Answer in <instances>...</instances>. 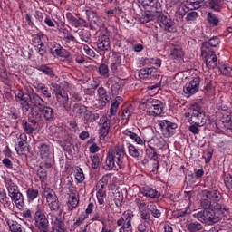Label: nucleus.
Listing matches in <instances>:
<instances>
[{"instance_id":"5","label":"nucleus","mask_w":232,"mask_h":232,"mask_svg":"<svg viewBox=\"0 0 232 232\" xmlns=\"http://www.w3.org/2000/svg\"><path fill=\"white\" fill-rule=\"evenodd\" d=\"M140 104L143 111L146 112L149 117H159V115H162L164 111L162 102L151 96L143 98L140 101Z\"/></svg>"},{"instance_id":"15","label":"nucleus","mask_w":232,"mask_h":232,"mask_svg":"<svg viewBox=\"0 0 232 232\" xmlns=\"http://www.w3.org/2000/svg\"><path fill=\"white\" fill-rule=\"evenodd\" d=\"M158 75L159 71L155 67L143 68L139 72L140 79H153V77H157Z\"/></svg>"},{"instance_id":"40","label":"nucleus","mask_w":232,"mask_h":232,"mask_svg":"<svg viewBox=\"0 0 232 232\" xmlns=\"http://www.w3.org/2000/svg\"><path fill=\"white\" fill-rule=\"evenodd\" d=\"M30 102L33 104V106H41V104H43V102H44V101L43 100V98H41V96H39V94L37 93H32L29 96Z\"/></svg>"},{"instance_id":"60","label":"nucleus","mask_w":232,"mask_h":232,"mask_svg":"<svg viewBox=\"0 0 232 232\" xmlns=\"http://www.w3.org/2000/svg\"><path fill=\"white\" fill-rule=\"evenodd\" d=\"M208 44H209V46H212L213 48H217V46H218V44H220V38H218L217 36L210 38L208 41Z\"/></svg>"},{"instance_id":"28","label":"nucleus","mask_w":232,"mask_h":232,"mask_svg":"<svg viewBox=\"0 0 232 232\" xmlns=\"http://www.w3.org/2000/svg\"><path fill=\"white\" fill-rule=\"evenodd\" d=\"M68 204L72 208V209H75L79 206V192L74 191L72 192L68 198Z\"/></svg>"},{"instance_id":"41","label":"nucleus","mask_w":232,"mask_h":232,"mask_svg":"<svg viewBox=\"0 0 232 232\" xmlns=\"http://www.w3.org/2000/svg\"><path fill=\"white\" fill-rule=\"evenodd\" d=\"M38 148L42 159H46L50 157V147L47 144L41 143Z\"/></svg>"},{"instance_id":"32","label":"nucleus","mask_w":232,"mask_h":232,"mask_svg":"<svg viewBox=\"0 0 232 232\" xmlns=\"http://www.w3.org/2000/svg\"><path fill=\"white\" fill-rule=\"evenodd\" d=\"M23 130L28 135H32L35 131V122L32 121L31 123L26 121V120H23L22 121Z\"/></svg>"},{"instance_id":"25","label":"nucleus","mask_w":232,"mask_h":232,"mask_svg":"<svg viewBox=\"0 0 232 232\" xmlns=\"http://www.w3.org/2000/svg\"><path fill=\"white\" fill-rule=\"evenodd\" d=\"M18 145L15 147V150L18 155H24V142H26L28 137L25 133H22L19 136Z\"/></svg>"},{"instance_id":"59","label":"nucleus","mask_w":232,"mask_h":232,"mask_svg":"<svg viewBox=\"0 0 232 232\" xmlns=\"http://www.w3.org/2000/svg\"><path fill=\"white\" fill-rule=\"evenodd\" d=\"M140 218L143 222H150V218L151 214H150L147 210H140Z\"/></svg>"},{"instance_id":"52","label":"nucleus","mask_w":232,"mask_h":232,"mask_svg":"<svg viewBox=\"0 0 232 232\" xmlns=\"http://www.w3.org/2000/svg\"><path fill=\"white\" fill-rule=\"evenodd\" d=\"M77 182H79L80 184H82V182H84V172L82 171V169L79 168L78 169H76L75 175H74Z\"/></svg>"},{"instance_id":"62","label":"nucleus","mask_w":232,"mask_h":232,"mask_svg":"<svg viewBox=\"0 0 232 232\" xmlns=\"http://www.w3.org/2000/svg\"><path fill=\"white\" fill-rule=\"evenodd\" d=\"M51 88L53 89L55 95H57L58 93H61V92L64 91L63 89V87H61V85H59L55 82L51 83Z\"/></svg>"},{"instance_id":"58","label":"nucleus","mask_w":232,"mask_h":232,"mask_svg":"<svg viewBox=\"0 0 232 232\" xmlns=\"http://www.w3.org/2000/svg\"><path fill=\"white\" fill-rule=\"evenodd\" d=\"M83 52H85L86 55L90 57H95V51H93L90 46L83 44L82 45Z\"/></svg>"},{"instance_id":"51","label":"nucleus","mask_w":232,"mask_h":232,"mask_svg":"<svg viewBox=\"0 0 232 232\" xmlns=\"http://www.w3.org/2000/svg\"><path fill=\"white\" fill-rule=\"evenodd\" d=\"M28 99H30V96L25 94L24 97L20 98L17 102H20L22 108H24V110H29L30 103H28Z\"/></svg>"},{"instance_id":"47","label":"nucleus","mask_w":232,"mask_h":232,"mask_svg":"<svg viewBox=\"0 0 232 232\" xmlns=\"http://www.w3.org/2000/svg\"><path fill=\"white\" fill-rule=\"evenodd\" d=\"M202 224L198 223V222H192L189 223L188 226V229L190 232H197V231H202Z\"/></svg>"},{"instance_id":"21","label":"nucleus","mask_w":232,"mask_h":232,"mask_svg":"<svg viewBox=\"0 0 232 232\" xmlns=\"http://www.w3.org/2000/svg\"><path fill=\"white\" fill-rule=\"evenodd\" d=\"M110 102V97L108 96V93H106V90L104 87H99L98 88V102L102 108H104L106 106L107 102Z\"/></svg>"},{"instance_id":"35","label":"nucleus","mask_w":232,"mask_h":232,"mask_svg":"<svg viewBox=\"0 0 232 232\" xmlns=\"http://www.w3.org/2000/svg\"><path fill=\"white\" fill-rule=\"evenodd\" d=\"M47 204L49 206L50 213H57L59 209L61 208V205L59 204V198H55L54 199H51L50 201H47Z\"/></svg>"},{"instance_id":"24","label":"nucleus","mask_w":232,"mask_h":232,"mask_svg":"<svg viewBox=\"0 0 232 232\" xmlns=\"http://www.w3.org/2000/svg\"><path fill=\"white\" fill-rule=\"evenodd\" d=\"M203 195H205L207 198H209V200H212V202H220V200H222V194H220V191L218 190H205Z\"/></svg>"},{"instance_id":"14","label":"nucleus","mask_w":232,"mask_h":232,"mask_svg":"<svg viewBox=\"0 0 232 232\" xmlns=\"http://www.w3.org/2000/svg\"><path fill=\"white\" fill-rule=\"evenodd\" d=\"M86 220H88V214L82 213L73 220L72 227H74V229L80 227V232H86L88 230V222H86Z\"/></svg>"},{"instance_id":"38","label":"nucleus","mask_w":232,"mask_h":232,"mask_svg":"<svg viewBox=\"0 0 232 232\" xmlns=\"http://www.w3.org/2000/svg\"><path fill=\"white\" fill-rule=\"evenodd\" d=\"M207 21L210 26H218L220 19L218 16L213 13H208L207 15Z\"/></svg>"},{"instance_id":"20","label":"nucleus","mask_w":232,"mask_h":232,"mask_svg":"<svg viewBox=\"0 0 232 232\" xmlns=\"http://www.w3.org/2000/svg\"><path fill=\"white\" fill-rule=\"evenodd\" d=\"M120 66H122V56L119 53H113L111 57V70L116 73V72H119Z\"/></svg>"},{"instance_id":"34","label":"nucleus","mask_w":232,"mask_h":232,"mask_svg":"<svg viewBox=\"0 0 232 232\" xmlns=\"http://www.w3.org/2000/svg\"><path fill=\"white\" fill-rule=\"evenodd\" d=\"M147 208L154 218H160L162 217V213L157 208V205L154 202L148 203Z\"/></svg>"},{"instance_id":"64","label":"nucleus","mask_w":232,"mask_h":232,"mask_svg":"<svg viewBox=\"0 0 232 232\" xmlns=\"http://www.w3.org/2000/svg\"><path fill=\"white\" fill-rule=\"evenodd\" d=\"M44 160V168L50 169L52 168V156H47V158H42Z\"/></svg>"},{"instance_id":"33","label":"nucleus","mask_w":232,"mask_h":232,"mask_svg":"<svg viewBox=\"0 0 232 232\" xmlns=\"http://www.w3.org/2000/svg\"><path fill=\"white\" fill-rule=\"evenodd\" d=\"M133 111H135L133 106L126 107V109L123 110L121 116L123 124H126L128 121H130L131 115H133Z\"/></svg>"},{"instance_id":"45","label":"nucleus","mask_w":232,"mask_h":232,"mask_svg":"<svg viewBox=\"0 0 232 232\" xmlns=\"http://www.w3.org/2000/svg\"><path fill=\"white\" fill-rule=\"evenodd\" d=\"M7 224L11 232H19L23 228V225L14 220L8 221Z\"/></svg>"},{"instance_id":"37","label":"nucleus","mask_w":232,"mask_h":232,"mask_svg":"<svg viewBox=\"0 0 232 232\" xmlns=\"http://www.w3.org/2000/svg\"><path fill=\"white\" fill-rule=\"evenodd\" d=\"M185 5L190 10H198L202 6V0H187Z\"/></svg>"},{"instance_id":"4","label":"nucleus","mask_w":232,"mask_h":232,"mask_svg":"<svg viewBox=\"0 0 232 232\" xmlns=\"http://www.w3.org/2000/svg\"><path fill=\"white\" fill-rule=\"evenodd\" d=\"M4 182L12 202H14L19 211H23L24 209V196L19 190V186L14 183L12 178L8 176L4 178Z\"/></svg>"},{"instance_id":"63","label":"nucleus","mask_w":232,"mask_h":232,"mask_svg":"<svg viewBox=\"0 0 232 232\" xmlns=\"http://www.w3.org/2000/svg\"><path fill=\"white\" fill-rule=\"evenodd\" d=\"M40 71L45 73V75H50V76L53 75V71L52 70V68L46 65H42L40 67Z\"/></svg>"},{"instance_id":"46","label":"nucleus","mask_w":232,"mask_h":232,"mask_svg":"<svg viewBox=\"0 0 232 232\" xmlns=\"http://www.w3.org/2000/svg\"><path fill=\"white\" fill-rule=\"evenodd\" d=\"M208 5L214 12H220L222 10V4L218 0H209Z\"/></svg>"},{"instance_id":"2","label":"nucleus","mask_w":232,"mask_h":232,"mask_svg":"<svg viewBox=\"0 0 232 232\" xmlns=\"http://www.w3.org/2000/svg\"><path fill=\"white\" fill-rule=\"evenodd\" d=\"M126 152L123 144H118L110 149L105 160V169L119 171L124 168V157Z\"/></svg>"},{"instance_id":"53","label":"nucleus","mask_w":232,"mask_h":232,"mask_svg":"<svg viewBox=\"0 0 232 232\" xmlns=\"http://www.w3.org/2000/svg\"><path fill=\"white\" fill-rule=\"evenodd\" d=\"M99 73L103 77H108V73H110V68L108 67V65H106V63H102L99 66Z\"/></svg>"},{"instance_id":"18","label":"nucleus","mask_w":232,"mask_h":232,"mask_svg":"<svg viewBox=\"0 0 232 232\" xmlns=\"http://www.w3.org/2000/svg\"><path fill=\"white\" fill-rule=\"evenodd\" d=\"M33 87L36 89V92L42 93L44 97H46V99H52V92H50V89H48L46 84L41 82H34Z\"/></svg>"},{"instance_id":"13","label":"nucleus","mask_w":232,"mask_h":232,"mask_svg":"<svg viewBox=\"0 0 232 232\" xmlns=\"http://www.w3.org/2000/svg\"><path fill=\"white\" fill-rule=\"evenodd\" d=\"M51 217V224L53 227V231L54 232H66V227L64 225V221L61 219V218L55 216L53 213H49Z\"/></svg>"},{"instance_id":"44","label":"nucleus","mask_w":232,"mask_h":232,"mask_svg":"<svg viewBox=\"0 0 232 232\" xmlns=\"http://www.w3.org/2000/svg\"><path fill=\"white\" fill-rule=\"evenodd\" d=\"M218 68L222 75H226L227 77H232V68L229 65L222 63L219 65Z\"/></svg>"},{"instance_id":"54","label":"nucleus","mask_w":232,"mask_h":232,"mask_svg":"<svg viewBox=\"0 0 232 232\" xmlns=\"http://www.w3.org/2000/svg\"><path fill=\"white\" fill-rule=\"evenodd\" d=\"M97 119H99V113L89 112L85 115L86 122H93L94 121H97Z\"/></svg>"},{"instance_id":"6","label":"nucleus","mask_w":232,"mask_h":232,"mask_svg":"<svg viewBox=\"0 0 232 232\" xmlns=\"http://www.w3.org/2000/svg\"><path fill=\"white\" fill-rule=\"evenodd\" d=\"M34 226L40 232H48L50 229V221L44 214V208L43 207H37L34 215Z\"/></svg>"},{"instance_id":"49","label":"nucleus","mask_w":232,"mask_h":232,"mask_svg":"<svg viewBox=\"0 0 232 232\" xmlns=\"http://www.w3.org/2000/svg\"><path fill=\"white\" fill-rule=\"evenodd\" d=\"M222 122L228 125V128L232 122L231 110L227 111V112H222Z\"/></svg>"},{"instance_id":"1","label":"nucleus","mask_w":232,"mask_h":232,"mask_svg":"<svg viewBox=\"0 0 232 232\" xmlns=\"http://www.w3.org/2000/svg\"><path fill=\"white\" fill-rule=\"evenodd\" d=\"M184 116L188 119L189 124L188 130L193 133V135H198L200 133V129L202 126H206L208 122V116L202 113V107L198 104H192L185 112Z\"/></svg>"},{"instance_id":"10","label":"nucleus","mask_w":232,"mask_h":232,"mask_svg":"<svg viewBox=\"0 0 232 232\" xmlns=\"http://www.w3.org/2000/svg\"><path fill=\"white\" fill-rule=\"evenodd\" d=\"M200 88V77H194L188 83H186L183 88V92L187 97H191L198 92Z\"/></svg>"},{"instance_id":"57","label":"nucleus","mask_w":232,"mask_h":232,"mask_svg":"<svg viewBox=\"0 0 232 232\" xmlns=\"http://www.w3.org/2000/svg\"><path fill=\"white\" fill-rule=\"evenodd\" d=\"M58 57H62L63 59H66L67 61H72V59L70 52L66 51L64 48L62 49Z\"/></svg>"},{"instance_id":"3","label":"nucleus","mask_w":232,"mask_h":232,"mask_svg":"<svg viewBox=\"0 0 232 232\" xmlns=\"http://www.w3.org/2000/svg\"><path fill=\"white\" fill-rule=\"evenodd\" d=\"M227 211V208L224 205L217 204L216 211L213 209H204L199 211L197 214H194V217L202 224H208V226H212V224H217L220 221V215H224Z\"/></svg>"},{"instance_id":"7","label":"nucleus","mask_w":232,"mask_h":232,"mask_svg":"<svg viewBox=\"0 0 232 232\" xmlns=\"http://www.w3.org/2000/svg\"><path fill=\"white\" fill-rule=\"evenodd\" d=\"M135 214L131 210H126L122 213V216L116 221L117 226H121L119 232H133V220Z\"/></svg>"},{"instance_id":"29","label":"nucleus","mask_w":232,"mask_h":232,"mask_svg":"<svg viewBox=\"0 0 232 232\" xmlns=\"http://www.w3.org/2000/svg\"><path fill=\"white\" fill-rule=\"evenodd\" d=\"M55 97L56 101H58L61 106H66V104H68V101H70V98L68 97V92L64 90L61 92H58V94H56Z\"/></svg>"},{"instance_id":"27","label":"nucleus","mask_w":232,"mask_h":232,"mask_svg":"<svg viewBox=\"0 0 232 232\" xmlns=\"http://www.w3.org/2000/svg\"><path fill=\"white\" fill-rule=\"evenodd\" d=\"M39 112L46 121H52L53 119V109L51 107H39Z\"/></svg>"},{"instance_id":"39","label":"nucleus","mask_w":232,"mask_h":232,"mask_svg":"<svg viewBox=\"0 0 232 232\" xmlns=\"http://www.w3.org/2000/svg\"><path fill=\"white\" fill-rule=\"evenodd\" d=\"M128 152L130 157H133V159H139L140 157V152L139 151V148H137L135 145L131 143H128Z\"/></svg>"},{"instance_id":"42","label":"nucleus","mask_w":232,"mask_h":232,"mask_svg":"<svg viewBox=\"0 0 232 232\" xmlns=\"http://www.w3.org/2000/svg\"><path fill=\"white\" fill-rule=\"evenodd\" d=\"M26 195L28 200L34 201L37 197H39V190L37 188H28L26 189Z\"/></svg>"},{"instance_id":"50","label":"nucleus","mask_w":232,"mask_h":232,"mask_svg":"<svg viewBox=\"0 0 232 232\" xmlns=\"http://www.w3.org/2000/svg\"><path fill=\"white\" fill-rule=\"evenodd\" d=\"M134 204H136L140 211H142V209H146V208H148V203H146V201L142 198H137L134 200Z\"/></svg>"},{"instance_id":"36","label":"nucleus","mask_w":232,"mask_h":232,"mask_svg":"<svg viewBox=\"0 0 232 232\" xmlns=\"http://www.w3.org/2000/svg\"><path fill=\"white\" fill-rule=\"evenodd\" d=\"M49 48L53 57H59V55H61V52L63 51V46H61L59 44L51 43L49 44Z\"/></svg>"},{"instance_id":"26","label":"nucleus","mask_w":232,"mask_h":232,"mask_svg":"<svg viewBox=\"0 0 232 232\" xmlns=\"http://www.w3.org/2000/svg\"><path fill=\"white\" fill-rule=\"evenodd\" d=\"M161 26L168 32H175V22L167 16L161 17Z\"/></svg>"},{"instance_id":"8","label":"nucleus","mask_w":232,"mask_h":232,"mask_svg":"<svg viewBox=\"0 0 232 232\" xmlns=\"http://www.w3.org/2000/svg\"><path fill=\"white\" fill-rule=\"evenodd\" d=\"M201 56L203 57V61L208 70H215V68L218 66V57H217L215 52L209 50V48L204 45L201 47Z\"/></svg>"},{"instance_id":"19","label":"nucleus","mask_w":232,"mask_h":232,"mask_svg":"<svg viewBox=\"0 0 232 232\" xmlns=\"http://www.w3.org/2000/svg\"><path fill=\"white\" fill-rule=\"evenodd\" d=\"M140 193L143 197H147V198H160V192L150 186H144L141 188Z\"/></svg>"},{"instance_id":"9","label":"nucleus","mask_w":232,"mask_h":232,"mask_svg":"<svg viewBox=\"0 0 232 232\" xmlns=\"http://www.w3.org/2000/svg\"><path fill=\"white\" fill-rule=\"evenodd\" d=\"M106 186H108V176H103L95 186L97 200L101 206L104 204L106 198Z\"/></svg>"},{"instance_id":"48","label":"nucleus","mask_w":232,"mask_h":232,"mask_svg":"<svg viewBox=\"0 0 232 232\" xmlns=\"http://www.w3.org/2000/svg\"><path fill=\"white\" fill-rule=\"evenodd\" d=\"M91 160H92L91 168H92V169H97L101 165V160L99 159V155L97 154L91 155Z\"/></svg>"},{"instance_id":"11","label":"nucleus","mask_w":232,"mask_h":232,"mask_svg":"<svg viewBox=\"0 0 232 232\" xmlns=\"http://www.w3.org/2000/svg\"><path fill=\"white\" fill-rule=\"evenodd\" d=\"M160 126L161 128V131L164 137H173V135H175L177 128H179V125H177V123L171 122L168 120H161L160 121Z\"/></svg>"},{"instance_id":"30","label":"nucleus","mask_w":232,"mask_h":232,"mask_svg":"<svg viewBox=\"0 0 232 232\" xmlns=\"http://www.w3.org/2000/svg\"><path fill=\"white\" fill-rule=\"evenodd\" d=\"M84 12H85V14L87 15V19H88L89 23H91V24H97V23H99V15H97V13H95L92 9H85Z\"/></svg>"},{"instance_id":"16","label":"nucleus","mask_w":232,"mask_h":232,"mask_svg":"<svg viewBox=\"0 0 232 232\" xmlns=\"http://www.w3.org/2000/svg\"><path fill=\"white\" fill-rule=\"evenodd\" d=\"M66 18L68 19L69 23L75 26V28L83 27L88 28V22L82 18H75L72 13H68L66 14Z\"/></svg>"},{"instance_id":"61","label":"nucleus","mask_w":232,"mask_h":232,"mask_svg":"<svg viewBox=\"0 0 232 232\" xmlns=\"http://www.w3.org/2000/svg\"><path fill=\"white\" fill-rule=\"evenodd\" d=\"M123 200H124L123 196L118 192L114 198V202H115V205L117 206V208H121V206H122Z\"/></svg>"},{"instance_id":"17","label":"nucleus","mask_w":232,"mask_h":232,"mask_svg":"<svg viewBox=\"0 0 232 232\" xmlns=\"http://www.w3.org/2000/svg\"><path fill=\"white\" fill-rule=\"evenodd\" d=\"M110 119L108 117L103 116L100 119V135L104 139L105 137H108V133H110V124H111Z\"/></svg>"},{"instance_id":"55","label":"nucleus","mask_w":232,"mask_h":232,"mask_svg":"<svg viewBox=\"0 0 232 232\" xmlns=\"http://www.w3.org/2000/svg\"><path fill=\"white\" fill-rule=\"evenodd\" d=\"M197 17H198V13L192 11L187 14L186 21H188V23H191L193 21H196Z\"/></svg>"},{"instance_id":"12","label":"nucleus","mask_w":232,"mask_h":232,"mask_svg":"<svg viewBox=\"0 0 232 232\" xmlns=\"http://www.w3.org/2000/svg\"><path fill=\"white\" fill-rule=\"evenodd\" d=\"M94 44L97 48L98 53H100V55H104V53L110 50V37L103 34L99 37L98 41Z\"/></svg>"},{"instance_id":"23","label":"nucleus","mask_w":232,"mask_h":232,"mask_svg":"<svg viewBox=\"0 0 232 232\" xmlns=\"http://www.w3.org/2000/svg\"><path fill=\"white\" fill-rule=\"evenodd\" d=\"M123 135H125V137L130 138L131 140H133V142H135L136 144H139L140 146H142L144 144L143 139L140 138V136H139L137 133L131 131L129 129H126L125 130H123Z\"/></svg>"},{"instance_id":"43","label":"nucleus","mask_w":232,"mask_h":232,"mask_svg":"<svg viewBox=\"0 0 232 232\" xmlns=\"http://www.w3.org/2000/svg\"><path fill=\"white\" fill-rule=\"evenodd\" d=\"M44 197L46 198V202H49L50 200H53L57 198V195L55 194V191L50 188H45L44 190Z\"/></svg>"},{"instance_id":"56","label":"nucleus","mask_w":232,"mask_h":232,"mask_svg":"<svg viewBox=\"0 0 232 232\" xmlns=\"http://www.w3.org/2000/svg\"><path fill=\"white\" fill-rule=\"evenodd\" d=\"M37 176L39 177L40 180H46V177H48L46 169L40 167L37 170Z\"/></svg>"},{"instance_id":"31","label":"nucleus","mask_w":232,"mask_h":232,"mask_svg":"<svg viewBox=\"0 0 232 232\" xmlns=\"http://www.w3.org/2000/svg\"><path fill=\"white\" fill-rule=\"evenodd\" d=\"M121 102H122V98H121V96L116 97L115 100L112 102L110 108L111 116L114 117V115H117V111L119 110V106H121Z\"/></svg>"},{"instance_id":"22","label":"nucleus","mask_w":232,"mask_h":232,"mask_svg":"<svg viewBox=\"0 0 232 232\" xmlns=\"http://www.w3.org/2000/svg\"><path fill=\"white\" fill-rule=\"evenodd\" d=\"M170 59L173 61H181L184 59V51L180 45H176L170 50Z\"/></svg>"}]
</instances>
